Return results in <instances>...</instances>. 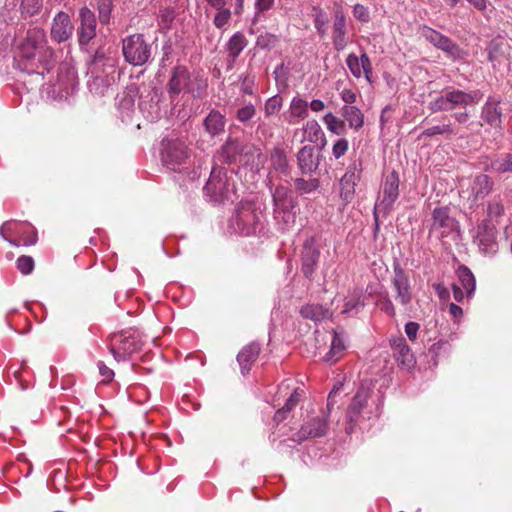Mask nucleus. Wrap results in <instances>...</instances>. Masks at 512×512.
Masks as SVG:
<instances>
[{
    "label": "nucleus",
    "mask_w": 512,
    "mask_h": 512,
    "mask_svg": "<svg viewBox=\"0 0 512 512\" xmlns=\"http://www.w3.org/2000/svg\"><path fill=\"white\" fill-rule=\"evenodd\" d=\"M327 129L334 134H341L344 131V121L338 119L332 113H327L323 118Z\"/></svg>",
    "instance_id": "42"
},
{
    "label": "nucleus",
    "mask_w": 512,
    "mask_h": 512,
    "mask_svg": "<svg viewBox=\"0 0 512 512\" xmlns=\"http://www.w3.org/2000/svg\"><path fill=\"white\" fill-rule=\"evenodd\" d=\"M229 186L226 168L215 164L204 187L205 195L213 202L223 201L228 196Z\"/></svg>",
    "instance_id": "8"
},
{
    "label": "nucleus",
    "mask_w": 512,
    "mask_h": 512,
    "mask_svg": "<svg viewBox=\"0 0 512 512\" xmlns=\"http://www.w3.org/2000/svg\"><path fill=\"white\" fill-rule=\"evenodd\" d=\"M112 0H98L97 8H98V17L101 24L106 25L109 24L111 19L112 12Z\"/></svg>",
    "instance_id": "38"
},
{
    "label": "nucleus",
    "mask_w": 512,
    "mask_h": 512,
    "mask_svg": "<svg viewBox=\"0 0 512 512\" xmlns=\"http://www.w3.org/2000/svg\"><path fill=\"white\" fill-rule=\"evenodd\" d=\"M80 25L77 28L79 44L87 45L96 36L97 20L93 11L87 7H82L79 11Z\"/></svg>",
    "instance_id": "10"
},
{
    "label": "nucleus",
    "mask_w": 512,
    "mask_h": 512,
    "mask_svg": "<svg viewBox=\"0 0 512 512\" xmlns=\"http://www.w3.org/2000/svg\"><path fill=\"white\" fill-rule=\"evenodd\" d=\"M275 0H255L254 8L255 13L252 18V23L256 24L261 20V16L264 12L273 8Z\"/></svg>",
    "instance_id": "41"
},
{
    "label": "nucleus",
    "mask_w": 512,
    "mask_h": 512,
    "mask_svg": "<svg viewBox=\"0 0 512 512\" xmlns=\"http://www.w3.org/2000/svg\"><path fill=\"white\" fill-rule=\"evenodd\" d=\"M345 30V17L343 14H336L334 20V31Z\"/></svg>",
    "instance_id": "62"
},
{
    "label": "nucleus",
    "mask_w": 512,
    "mask_h": 512,
    "mask_svg": "<svg viewBox=\"0 0 512 512\" xmlns=\"http://www.w3.org/2000/svg\"><path fill=\"white\" fill-rule=\"evenodd\" d=\"M436 135H445L447 137L455 135L454 127L452 126L451 122L448 121L447 124L443 125H437L433 127H429L425 129L420 135L419 139H422L423 137H433Z\"/></svg>",
    "instance_id": "34"
},
{
    "label": "nucleus",
    "mask_w": 512,
    "mask_h": 512,
    "mask_svg": "<svg viewBox=\"0 0 512 512\" xmlns=\"http://www.w3.org/2000/svg\"><path fill=\"white\" fill-rule=\"evenodd\" d=\"M308 107H310L311 110L314 111V112H320V111H322L325 108V104L320 99H314V100H312L310 102Z\"/></svg>",
    "instance_id": "63"
},
{
    "label": "nucleus",
    "mask_w": 512,
    "mask_h": 512,
    "mask_svg": "<svg viewBox=\"0 0 512 512\" xmlns=\"http://www.w3.org/2000/svg\"><path fill=\"white\" fill-rule=\"evenodd\" d=\"M360 64L362 66L363 72L365 74V78L368 82H371V74H372V68L369 61V58L366 54H363L360 58Z\"/></svg>",
    "instance_id": "54"
},
{
    "label": "nucleus",
    "mask_w": 512,
    "mask_h": 512,
    "mask_svg": "<svg viewBox=\"0 0 512 512\" xmlns=\"http://www.w3.org/2000/svg\"><path fill=\"white\" fill-rule=\"evenodd\" d=\"M453 117L459 124H464L470 119V114L466 109H463V111L454 113Z\"/></svg>",
    "instance_id": "61"
},
{
    "label": "nucleus",
    "mask_w": 512,
    "mask_h": 512,
    "mask_svg": "<svg viewBox=\"0 0 512 512\" xmlns=\"http://www.w3.org/2000/svg\"><path fill=\"white\" fill-rule=\"evenodd\" d=\"M207 79L199 73L191 74L186 66H175L167 83V92L171 100L182 92L191 94L193 98H200L207 89Z\"/></svg>",
    "instance_id": "2"
},
{
    "label": "nucleus",
    "mask_w": 512,
    "mask_h": 512,
    "mask_svg": "<svg viewBox=\"0 0 512 512\" xmlns=\"http://www.w3.org/2000/svg\"><path fill=\"white\" fill-rule=\"evenodd\" d=\"M298 402H299V393H298L297 389H295L293 391V393L286 400L283 408H285L286 410H288L290 412L292 409H294V407H296Z\"/></svg>",
    "instance_id": "57"
},
{
    "label": "nucleus",
    "mask_w": 512,
    "mask_h": 512,
    "mask_svg": "<svg viewBox=\"0 0 512 512\" xmlns=\"http://www.w3.org/2000/svg\"><path fill=\"white\" fill-rule=\"evenodd\" d=\"M420 33L433 46L438 41L439 37L442 35L440 32H438L426 25H424L420 28Z\"/></svg>",
    "instance_id": "48"
},
{
    "label": "nucleus",
    "mask_w": 512,
    "mask_h": 512,
    "mask_svg": "<svg viewBox=\"0 0 512 512\" xmlns=\"http://www.w3.org/2000/svg\"><path fill=\"white\" fill-rule=\"evenodd\" d=\"M504 209L503 206L499 202H492L488 205V215L489 216H500L502 215Z\"/></svg>",
    "instance_id": "59"
},
{
    "label": "nucleus",
    "mask_w": 512,
    "mask_h": 512,
    "mask_svg": "<svg viewBox=\"0 0 512 512\" xmlns=\"http://www.w3.org/2000/svg\"><path fill=\"white\" fill-rule=\"evenodd\" d=\"M122 52L126 62L133 66H142L152 55V45L143 34L136 33L122 40Z\"/></svg>",
    "instance_id": "5"
},
{
    "label": "nucleus",
    "mask_w": 512,
    "mask_h": 512,
    "mask_svg": "<svg viewBox=\"0 0 512 512\" xmlns=\"http://www.w3.org/2000/svg\"><path fill=\"white\" fill-rule=\"evenodd\" d=\"M265 156L261 149L252 143L241 142L240 163L251 166L263 165Z\"/></svg>",
    "instance_id": "20"
},
{
    "label": "nucleus",
    "mask_w": 512,
    "mask_h": 512,
    "mask_svg": "<svg viewBox=\"0 0 512 512\" xmlns=\"http://www.w3.org/2000/svg\"><path fill=\"white\" fill-rule=\"evenodd\" d=\"M264 215L260 208L251 202H240L235 215L230 220L231 227L242 235H251L262 225Z\"/></svg>",
    "instance_id": "4"
},
{
    "label": "nucleus",
    "mask_w": 512,
    "mask_h": 512,
    "mask_svg": "<svg viewBox=\"0 0 512 512\" xmlns=\"http://www.w3.org/2000/svg\"><path fill=\"white\" fill-rule=\"evenodd\" d=\"M110 61V59L106 56V53L102 49H98L91 60V64L97 68H101L106 65V62Z\"/></svg>",
    "instance_id": "50"
},
{
    "label": "nucleus",
    "mask_w": 512,
    "mask_h": 512,
    "mask_svg": "<svg viewBox=\"0 0 512 512\" xmlns=\"http://www.w3.org/2000/svg\"><path fill=\"white\" fill-rule=\"evenodd\" d=\"M298 168L303 174L311 175L318 169L319 159L314 155V148L311 146L302 147L297 153Z\"/></svg>",
    "instance_id": "18"
},
{
    "label": "nucleus",
    "mask_w": 512,
    "mask_h": 512,
    "mask_svg": "<svg viewBox=\"0 0 512 512\" xmlns=\"http://www.w3.org/2000/svg\"><path fill=\"white\" fill-rule=\"evenodd\" d=\"M492 170L498 173L512 172V154H505L491 162Z\"/></svg>",
    "instance_id": "39"
},
{
    "label": "nucleus",
    "mask_w": 512,
    "mask_h": 512,
    "mask_svg": "<svg viewBox=\"0 0 512 512\" xmlns=\"http://www.w3.org/2000/svg\"><path fill=\"white\" fill-rule=\"evenodd\" d=\"M98 369L100 375L103 377V381H111L114 377V372L108 366L105 365L104 362H98Z\"/></svg>",
    "instance_id": "53"
},
{
    "label": "nucleus",
    "mask_w": 512,
    "mask_h": 512,
    "mask_svg": "<svg viewBox=\"0 0 512 512\" xmlns=\"http://www.w3.org/2000/svg\"><path fill=\"white\" fill-rule=\"evenodd\" d=\"M241 155V141L237 139H228L221 147V149L214 156L217 163L232 164L240 161Z\"/></svg>",
    "instance_id": "15"
},
{
    "label": "nucleus",
    "mask_w": 512,
    "mask_h": 512,
    "mask_svg": "<svg viewBox=\"0 0 512 512\" xmlns=\"http://www.w3.org/2000/svg\"><path fill=\"white\" fill-rule=\"evenodd\" d=\"M493 187V182L486 174H480L475 177L472 191L475 194L476 199L484 198L490 193Z\"/></svg>",
    "instance_id": "29"
},
{
    "label": "nucleus",
    "mask_w": 512,
    "mask_h": 512,
    "mask_svg": "<svg viewBox=\"0 0 512 512\" xmlns=\"http://www.w3.org/2000/svg\"><path fill=\"white\" fill-rule=\"evenodd\" d=\"M273 166L282 171L286 172L288 168V161L282 151L277 150L271 157Z\"/></svg>",
    "instance_id": "47"
},
{
    "label": "nucleus",
    "mask_w": 512,
    "mask_h": 512,
    "mask_svg": "<svg viewBox=\"0 0 512 512\" xmlns=\"http://www.w3.org/2000/svg\"><path fill=\"white\" fill-rule=\"evenodd\" d=\"M333 155L335 158H340L342 155L346 153L348 150V141L346 139H339L334 145H333Z\"/></svg>",
    "instance_id": "51"
},
{
    "label": "nucleus",
    "mask_w": 512,
    "mask_h": 512,
    "mask_svg": "<svg viewBox=\"0 0 512 512\" xmlns=\"http://www.w3.org/2000/svg\"><path fill=\"white\" fill-rule=\"evenodd\" d=\"M319 258L320 251L314 237L306 239L301 252V270L306 278H311L314 274Z\"/></svg>",
    "instance_id": "12"
},
{
    "label": "nucleus",
    "mask_w": 512,
    "mask_h": 512,
    "mask_svg": "<svg viewBox=\"0 0 512 512\" xmlns=\"http://www.w3.org/2000/svg\"><path fill=\"white\" fill-rule=\"evenodd\" d=\"M483 119L490 125H498L501 122V111L496 104L487 103L482 110Z\"/></svg>",
    "instance_id": "36"
},
{
    "label": "nucleus",
    "mask_w": 512,
    "mask_h": 512,
    "mask_svg": "<svg viewBox=\"0 0 512 512\" xmlns=\"http://www.w3.org/2000/svg\"><path fill=\"white\" fill-rule=\"evenodd\" d=\"M433 287L440 298H444V297L448 296V291L443 284L437 283V284H434Z\"/></svg>",
    "instance_id": "64"
},
{
    "label": "nucleus",
    "mask_w": 512,
    "mask_h": 512,
    "mask_svg": "<svg viewBox=\"0 0 512 512\" xmlns=\"http://www.w3.org/2000/svg\"><path fill=\"white\" fill-rule=\"evenodd\" d=\"M190 154V149L183 140L172 139L163 142L161 159L163 164L172 171L184 169Z\"/></svg>",
    "instance_id": "6"
},
{
    "label": "nucleus",
    "mask_w": 512,
    "mask_h": 512,
    "mask_svg": "<svg viewBox=\"0 0 512 512\" xmlns=\"http://www.w3.org/2000/svg\"><path fill=\"white\" fill-rule=\"evenodd\" d=\"M339 196L344 205H347L352 200V173L347 171L338 183Z\"/></svg>",
    "instance_id": "31"
},
{
    "label": "nucleus",
    "mask_w": 512,
    "mask_h": 512,
    "mask_svg": "<svg viewBox=\"0 0 512 512\" xmlns=\"http://www.w3.org/2000/svg\"><path fill=\"white\" fill-rule=\"evenodd\" d=\"M392 285L395 291V299L402 305H408L412 300V291L409 277L399 264L394 265Z\"/></svg>",
    "instance_id": "13"
},
{
    "label": "nucleus",
    "mask_w": 512,
    "mask_h": 512,
    "mask_svg": "<svg viewBox=\"0 0 512 512\" xmlns=\"http://www.w3.org/2000/svg\"><path fill=\"white\" fill-rule=\"evenodd\" d=\"M43 6V0H21L20 9L24 17L36 15Z\"/></svg>",
    "instance_id": "37"
},
{
    "label": "nucleus",
    "mask_w": 512,
    "mask_h": 512,
    "mask_svg": "<svg viewBox=\"0 0 512 512\" xmlns=\"http://www.w3.org/2000/svg\"><path fill=\"white\" fill-rule=\"evenodd\" d=\"M17 268L24 275L30 274L34 269L33 258L31 256H25V255L20 256L17 259Z\"/></svg>",
    "instance_id": "44"
},
{
    "label": "nucleus",
    "mask_w": 512,
    "mask_h": 512,
    "mask_svg": "<svg viewBox=\"0 0 512 512\" xmlns=\"http://www.w3.org/2000/svg\"><path fill=\"white\" fill-rule=\"evenodd\" d=\"M381 310L386 312L389 316H395V307L390 299H385L381 303Z\"/></svg>",
    "instance_id": "60"
},
{
    "label": "nucleus",
    "mask_w": 512,
    "mask_h": 512,
    "mask_svg": "<svg viewBox=\"0 0 512 512\" xmlns=\"http://www.w3.org/2000/svg\"><path fill=\"white\" fill-rule=\"evenodd\" d=\"M434 46L452 57H458L461 52L459 46L452 39L443 34L439 37Z\"/></svg>",
    "instance_id": "33"
},
{
    "label": "nucleus",
    "mask_w": 512,
    "mask_h": 512,
    "mask_svg": "<svg viewBox=\"0 0 512 512\" xmlns=\"http://www.w3.org/2000/svg\"><path fill=\"white\" fill-rule=\"evenodd\" d=\"M294 208H274V219L280 230L285 231L294 226L296 221Z\"/></svg>",
    "instance_id": "26"
},
{
    "label": "nucleus",
    "mask_w": 512,
    "mask_h": 512,
    "mask_svg": "<svg viewBox=\"0 0 512 512\" xmlns=\"http://www.w3.org/2000/svg\"><path fill=\"white\" fill-rule=\"evenodd\" d=\"M342 99L346 103L342 108V114L348 121L349 126L352 127V118L349 117L352 112V108L349 106L352 104V92L350 90H344L342 92Z\"/></svg>",
    "instance_id": "45"
},
{
    "label": "nucleus",
    "mask_w": 512,
    "mask_h": 512,
    "mask_svg": "<svg viewBox=\"0 0 512 512\" xmlns=\"http://www.w3.org/2000/svg\"><path fill=\"white\" fill-rule=\"evenodd\" d=\"M432 220L433 229H444L442 235L447 233L453 226V219L449 216L446 207L435 208L432 213Z\"/></svg>",
    "instance_id": "25"
},
{
    "label": "nucleus",
    "mask_w": 512,
    "mask_h": 512,
    "mask_svg": "<svg viewBox=\"0 0 512 512\" xmlns=\"http://www.w3.org/2000/svg\"><path fill=\"white\" fill-rule=\"evenodd\" d=\"M333 41L337 50H342L346 46L345 30L334 31Z\"/></svg>",
    "instance_id": "52"
},
{
    "label": "nucleus",
    "mask_w": 512,
    "mask_h": 512,
    "mask_svg": "<svg viewBox=\"0 0 512 512\" xmlns=\"http://www.w3.org/2000/svg\"><path fill=\"white\" fill-rule=\"evenodd\" d=\"M344 384L342 381H337L334 384L333 389L328 395L327 398V408L331 409L337 403V397L340 395V391L342 390Z\"/></svg>",
    "instance_id": "49"
},
{
    "label": "nucleus",
    "mask_w": 512,
    "mask_h": 512,
    "mask_svg": "<svg viewBox=\"0 0 512 512\" xmlns=\"http://www.w3.org/2000/svg\"><path fill=\"white\" fill-rule=\"evenodd\" d=\"M419 327L418 323L412 321L405 325V332L411 341L416 340Z\"/></svg>",
    "instance_id": "55"
},
{
    "label": "nucleus",
    "mask_w": 512,
    "mask_h": 512,
    "mask_svg": "<svg viewBox=\"0 0 512 512\" xmlns=\"http://www.w3.org/2000/svg\"><path fill=\"white\" fill-rule=\"evenodd\" d=\"M457 274L466 295L470 297L474 293L476 287V281L473 273L467 266L461 265L458 268Z\"/></svg>",
    "instance_id": "30"
},
{
    "label": "nucleus",
    "mask_w": 512,
    "mask_h": 512,
    "mask_svg": "<svg viewBox=\"0 0 512 512\" xmlns=\"http://www.w3.org/2000/svg\"><path fill=\"white\" fill-rule=\"evenodd\" d=\"M476 241L483 250L492 249L494 244V231L487 222L478 226Z\"/></svg>",
    "instance_id": "28"
},
{
    "label": "nucleus",
    "mask_w": 512,
    "mask_h": 512,
    "mask_svg": "<svg viewBox=\"0 0 512 512\" xmlns=\"http://www.w3.org/2000/svg\"><path fill=\"white\" fill-rule=\"evenodd\" d=\"M344 350V342L343 339L337 332H334L333 339L331 342V348L329 352L325 355L324 361L334 363L339 360Z\"/></svg>",
    "instance_id": "32"
},
{
    "label": "nucleus",
    "mask_w": 512,
    "mask_h": 512,
    "mask_svg": "<svg viewBox=\"0 0 512 512\" xmlns=\"http://www.w3.org/2000/svg\"><path fill=\"white\" fill-rule=\"evenodd\" d=\"M270 191L272 193L274 208L286 209L295 207V200L287 187L279 185L275 187V189H272L270 186Z\"/></svg>",
    "instance_id": "23"
},
{
    "label": "nucleus",
    "mask_w": 512,
    "mask_h": 512,
    "mask_svg": "<svg viewBox=\"0 0 512 512\" xmlns=\"http://www.w3.org/2000/svg\"><path fill=\"white\" fill-rule=\"evenodd\" d=\"M246 45L247 40L243 33L236 32L230 37L226 44V49L232 61H235L237 59V57L241 54Z\"/></svg>",
    "instance_id": "27"
},
{
    "label": "nucleus",
    "mask_w": 512,
    "mask_h": 512,
    "mask_svg": "<svg viewBox=\"0 0 512 512\" xmlns=\"http://www.w3.org/2000/svg\"><path fill=\"white\" fill-rule=\"evenodd\" d=\"M390 345L395 359L403 366L410 368L414 364V356L403 336L390 340Z\"/></svg>",
    "instance_id": "16"
},
{
    "label": "nucleus",
    "mask_w": 512,
    "mask_h": 512,
    "mask_svg": "<svg viewBox=\"0 0 512 512\" xmlns=\"http://www.w3.org/2000/svg\"><path fill=\"white\" fill-rule=\"evenodd\" d=\"M354 17L362 22H367L369 20V12L362 5H354Z\"/></svg>",
    "instance_id": "56"
},
{
    "label": "nucleus",
    "mask_w": 512,
    "mask_h": 512,
    "mask_svg": "<svg viewBox=\"0 0 512 512\" xmlns=\"http://www.w3.org/2000/svg\"><path fill=\"white\" fill-rule=\"evenodd\" d=\"M74 31V25L70 16L64 12H58L51 24L50 36L51 39L57 43H63L69 40Z\"/></svg>",
    "instance_id": "11"
},
{
    "label": "nucleus",
    "mask_w": 512,
    "mask_h": 512,
    "mask_svg": "<svg viewBox=\"0 0 512 512\" xmlns=\"http://www.w3.org/2000/svg\"><path fill=\"white\" fill-rule=\"evenodd\" d=\"M303 141L314 143L322 150L326 145V139L323 130L316 120H309L302 128Z\"/></svg>",
    "instance_id": "19"
},
{
    "label": "nucleus",
    "mask_w": 512,
    "mask_h": 512,
    "mask_svg": "<svg viewBox=\"0 0 512 512\" xmlns=\"http://www.w3.org/2000/svg\"><path fill=\"white\" fill-rule=\"evenodd\" d=\"M14 61L17 69L29 75L44 77L54 68L55 52L48 45L43 29L34 27L27 30L25 37L17 45Z\"/></svg>",
    "instance_id": "1"
},
{
    "label": "nucleus",
    "mask_w": 512,
    "mask_h": 512,
    "mask_svg": "<svg viewBox=\"0 0 512 512\" xmlns=\"http://www.w3.org/2000/svg\"><path fill=\"white\" fill-rule=\"evenodd\" d=\"M261 346L257 342H251L244 346L237 355L241 373L246 375L250 372L253 363L258 358Z\"/></svg>",
    "instance_id": "17"
},
{
    "label": "nucleus",
    "mask_w": 512,
    "mask_h": 512,
    "mask_svg": "<svg viewBox=\"0 0 512 512\" xmlns=\"http://www.w3.org/2000/svg\"><path fill=\"white\" fill-rule=\"evenodd\" d=\"M296 191L300 194L311 193L319 188V180L317 178H295L293 180Z\"/></svg>",
    "instance_id": "35"
},
{
    "label": "nucleus",
    "mask_w": 512,
    "mask_h": 512,
    "mask_svg": "<svg viewBox=\"0 0 512 512\" xmlns=\"http://www.w3.org/2000/svg\"><path fill=\"white\" fill-rule=\"evenodd\" d=\"M283 105V99L279 94H276L265 102L264 111L265 116L270 117L276 115Z\"/></svg>",
    "instance_id": "40"
},
{
    "label": "nucleus",
    "mask_w": 512,
    "mask_h": 512,
    "mask_svg": "<svg viewBox=\"0 0 512 512\" xmlns=\"http://www.w3.org/2000/svg\"><path fill=\"white\" fill-rule=\"evenodd\" d=\"M113 341L119 345L116 347V344H112L109 351L117 362L128 360L131 354L139 352L144 345L142 336L136 331L115 335Z\"/></svg>",
    "instance_id": "7"
},
{
    "label": "nucleus",
    "mask_w": 512,
    "mask_h": 512,
    "mask_svg": "<svg viewBox=\"0 0 512 512\" xmlns=\"http://www.w3.org/2000/svg\"><path fill=\"white\" fill-rule=\"evenodd\" d=\"M302 317L314 322H321L330 318L331 312L320 304H307L300 310Z\"/></svg>",
    "instance_id": "24"
},
{
    "label": "nucleus",
    "mask_w": 512,
    "mask_h": 512,
    "mask_svg": "<svg viewBox=\"0 0 512 512\" xmlns=\"http://www.w3.org/2000/svg\"><path fill=\"white\" fill-rule=\"evenodd\" d=\"M208 6L215 11L229 9L227 6L228 0H205Z\"/></svg>",
    "instance_id": "58"
},
{
    "label": "nucleus",
    "mask_w": 512,
    "mask_h": 512,
    "mask_svg": "<svg viewBox=\"0 0 512 512\" xmlns=\"http://www.w3.org/2000/svg\"><path fill=\"white\" fill-rule=\"evenodd\" d=\"M308 116V103L307 101L294 97L290 103L289 111L285 115V119L289 124L295 125L301 119Z\"/></svg>",
    "instance_id": "21"
},
{
    "label": "nucleus",
    "mask_w": 512,
    "mask_h": 512,
    "mask_svg": "<svg viewBox=\"0 0 512 512\" xmlns=\"http://www.w3.org/2000/svg\"><path fill=\"white\" fill-rule=\"evenodd\" d=\"M480 101L478 93L465 92L463 90L446 88L441 95L429 102L428 108L431 112L453 111L466 109L468 106L477 104Z\"/></svg>",
    "instance_id": "3"
},
{
    "label": "nucleus",
    "mask_w": 512,
    "mask_h": 512,
    "mask_svg": "<svg viewBox=\"0 0 512 512\" xmlns=\"http://www.w3.org/2000/svg\"><path fill=\"white\" fill-rule=\"evenodd\" d=\"M399 183V176L395 171L386 176L383 184L382 199L376 205V210L383 209L384 212H387L392 208L399 196Z\"/></svg>",
    "instance_id": "14"
},
{
    "label": "nucleus",
    "mask_w": 512,
    "mask_h": 512,
    "mask_svg": "<svg viewBox=\"0 0 512 512\" xmlns=\"http://www.w3.org/2000/svg\"><path fill=\"white\" fill-rule=\"evenodd\" d=\"M232 18V11L230 9L216 11L213 18V24L217 29L226 30Z\"/></svg>",
    "instance_id": "43"
},
{
    "label": "nucleus",
    "mask_w": 512,
    "mask_h": 512,
    "mask_svg": "<svg viewBox=\"0 0 512 512\" xmlns=\"http://www.w3.org/2000/svg\"><path fill=\"white\" fill-rule=\"evenodd\" d=\"M255 114H256V109H255L254 105L247 104L237 111L236 117L240 122L245 123V122L251 120L255 116Z\"/></svg>",
    "instance_id": "46"
},
{
    "label": "nucleus",
    "mask_w": 512,
    "mask_h": 512,
    "mask_svg": "<svg viewBox=\"0 0 512 512\" xmlns=\"http://www.w3.org/2000/svg\"><path fill=\"white\" fill-rule=\"evenodd\" d=\"M225 117L218 110H212L204 119L206 132L214 137L221 134L225 128Z\"/></svg>",
    "instance_id": "22"
},
{
    "label": "nucleus",
    "mask_w": 512,
    "mask_h": 512,
    "mask_svg": "<svg viewBox=\"0 0 512 512\" xmlns=\"http://www.w3.org/2000/svg\"><path fill=\"white\" fill-rule=\"evenodd\" d=\"M328 428L327 416L324 412L320 415L310 417L301 426L300 430L293 435L292 440L301 443L308 438L322 437Z\"/></svg>",
    "instance_id": "9"
}]
</instances>
